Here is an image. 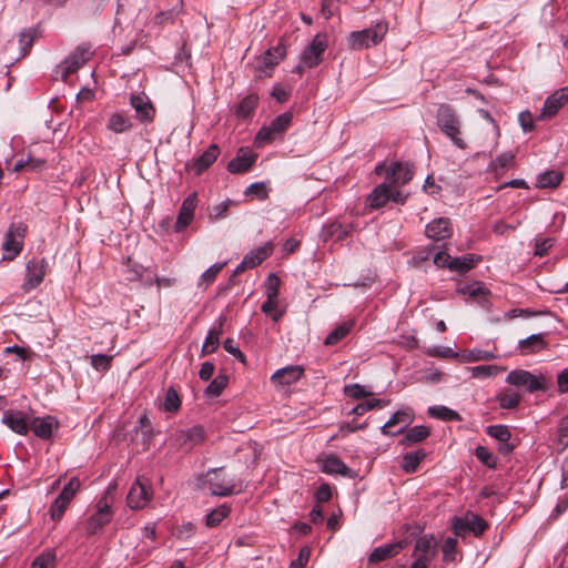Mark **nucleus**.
I'll return each mask as SVG.
<instances>
[{
    "mask_svg": "<svg viewBox=\"0 0 568 568\" xmlns=\"http://www.w3.org/2000/svg\"><path fill=\"white\" fill-rule=\"evenodd\" d=\"M437 125L440 131L452 140L454 145L460 150H465L467 144L462 138L460 120L447 104H440L436 114Z\"/></svg>",
    "mask_w": 568,
    "mask_h": 568,
    "instance_id": "1",
    "label": "nucleus"
},
{
    "mask_svg": "<svg viewBox=\"0 0 568 568\" xmlns=\"http://www.w3.org/2000/svg\"><path fill=\"white\" fill-rule=\"evenodd\" d=\"M292 119L293 114L291 112H284L277 115L268 125H264L258 130L254 144L257 148H262L265 144L273 142L290 128Z\"/></svg>",
    "mask_w": 568,
    "mask_h": 568,
    "instance_id": "2",
    "label": "nucleus"
},
{
    "mask_svg": "<svg viewBox=\"0 0 568 568\" xmlns=\"http://www.w3.org/2000/svg\"><path fill=\"white\" fill-rule=\"evenodd\" d=\"M387 32V26L377 23L373 28L354 31L348 37V44L353 50H363L379 43Z\"/></svg>",
    "mask_w": 568,
    "mask_h": 568,
    "instance_id": "3",
    "label": "nucleus"
},
{
    "mask_svg": "<svg viewBox=\"0 0 568 568\" xmlns=\"http://www.w3.org/2000/svg\"><path fill=\"white\" fill-rule=\"evenodd\" d=\"M93 55L92 47L89 43L79 44L73 52L70 53L58 67L62 81H67L68 77L78 71Z\"/></svg>",
    "mask_w": 568,
    "mask_h": 568,
    "instance_id": "4",
    "label": "nucleus"
},
{
    "mask_svg": "<svg viewBox=\"0 0 568 568\" xmlns=\"http://www.w3.org/2000/svg\"><path fill=\"white\" fill-rule=\"evenodd\" d=\"M506 382L518 388H524L528 393L545 390L547 388L546 379L542 375L536 376L525 369H514L507 377Z\"/></svg>",
    "mask_w": 568,
    "mask_h": 568,
    "instance_id": "5",
    "label": "nucleus"
},
{
    "mask_svg": "<svg viewBox=\"0 0 568 568\" xmlns=\"http://www.w3.org/2000/svg\"><path fill=\"white\" fill-rule=\"evenodd\" d=\"M27 225L22 222L10 225L2 244L3 260L12 261L22 250Z\"/></svg>",
    "mask_w": 568,
    "mask_h": 568,
    "instance_id": "6",
    "label": "nucleus"
},
{
    "mask_svg": "<svg viewBox=\"0 0 568 568\" xmlns=\"http://www.w3.org/2000/svg\"><path fill=\"white\" fill-rule=\"evenodd\" d=\"M152 498V489L146 481L138 478L131 486L126 497L128 506L131 509L144 508Z\"/></svg>",
    "mask_w": 568,
    "mask_h": 568,
    "instance_id": "7",
    "label": "nucleus"
},
{
    "mask_svg": "<svg viewBox=\"0 0 568 568\" xmlns=\"http://www.w3.org/2000/svg\"><path fill=\"white\" fill-rule=\"evenodd\" d=\"M210 490L215 496H229L234 491V480L223 469H213L207 474Z\"/></svg>",
    "mask_w": 568,
    "mask_h": 568,
    "instance_id": "8",
    "label": "nucleus"
},
{
    "mask_svg": "<svg viewBox=\"0 0 568 568\" xmlns=\"http://www.w3.org/2000/svg\"><path fill=\"white\" fill-rule=\"evenodd\" d=\"M111 507L104 497L98 503L95 513L92 514L85 523L87 534H97L104 525L111 520Z\"/></svg>",
    "mask_w": 568,
    "mask_h": 568,
    "instance_id": "9",
    "label": "nucleus"
},
{
    "mask_svg": "<svg viewBox=\"0 0 568 568\" xmlns=\"http://www.w3.org/2000/svg\"><path fill=\"white\" fill-rule=\"evenodd\" d=\"M437 554V544L433 536L424 535L417 538L413 551L415 561L429 565Z\"/></svg>",
    "mask_w": 568,
    "mask_h": 568,
    "instance_id": "10",
    "label": "nucleus"
},
{
    "mask_svg": "<svg viewBox=\"0 0 568 568\" xmlns=\"http://www.w3.org/2000/svg\"><path fill=\"white\" fill-rule=\"evenodd\" d=\"M487 521L477 515L456 518L453 525L454 532L458 536H464L467 531H471L475 536H479L487 529Z\"/></svg>",
    "mask_w": 568,
    "mask_h": 568,
    "instance_id": "11",
    "label": "nucleus"
},
{
    "mask_svg": "<svg viewBox=\"0 0 568 568\" xmlns=\"http://www.w3.org/2000/svg\"><path fill=\"white\" fill-rule=\"evenodd\" d=\"M327 48L325 37L317 34L302 53L301 61L308 68H314L321 62V57Z\"/></svg>",
    "mask_w": 568,
    "mask_h": 568,
    "instance_id": "12",
    "label": "nucleus"
},
{
    "mask_svg": "<svg viewBox=\"0 0 568 568\" xmlns=\"http://www.w3.org/2000/svg\"><path fill=\"white\" fill-rule=\"evenodd\" d=\"M130 103L135 111L136 119L142 123H150L154 120L155 108L149 97L144 93L132 94Z\"/></svg>",
    "mask_w": 568,
    "mask_h": 568,
    "instance_id": "13",
    "label": "nucleus"
},
{
    "mask_svg": "<svg viewBox=\"0 0 568 568\" xmlns=\"http://www.w3.org/2000/svg\"><path fill=\"white\" fill-rule=\"evenodd\" d=\"M568 101V87L560 88L550 94L539 114L540 120H547L557 114L559 109Z\"/></svg>",
    "mask_w": 568,
    "mask_h": 568,
    "instance_id": "14",
    "label": "nucleus"
},
{
    "mask_svg": "<svg viewBox=\"0 0 568 568\" xmlns=\"http://www.w3.org/2000/svg\"><path fill=\"white\" fill-rule=\"evenodd\" d=\"M413 422V413L409 408L397 410L382 427L385 435H396L404 430Z\"/></svg>",
    "mask_w": 568,
    "mask_h": 568,
    "instance_id": "15",
    "label": "nucleus"
},
{
    "mask_svg": "<svg viewBox=\"0 0 568 568\" xmlns=\"http://www.w3.org/2000/svg\"><path fill=\"white\" fill-rule=\"evenodd\" d=\"M257 154L252 152L248 148H241L236 156L227 164V171L233 174H241L247 172L255 163Z\"/></svg>",
    "mask_w": 568,
    "mask_h": 568,
    "instance_id": "16",
    "label": "nucleus"
},
{
    "mask_svg": "<svg viewBox=\"0 0 568 568\" xmlns=\"http://www.w3.org/2000/svg\"><path fill=\"white\" fill-rule=\"evenodd\" d=\"M197 206L196 193L190 194L183 202L180 207L178 219L174 225V230L176 232L183 231L187 227L194 217V212Z\"/></svg>",
    "mask_w": 568,
    "mask_h": 568,
    "instance_id": "17",
    "label": "nucleus"
},
{
    "mask_svg": "<svg viewBox=\"0 0 568 568\" xmlns=\"http://www.w3.org/2000/svg\"><path fill=\"white\" fill-rule=\"evenodd\" d=\"M426 235L435 241L447 240L453 235V225L448 217H438L426 225Z\"/></svg>",
    "mask_w": 568,
    "mask_h": 568,
    "instance_id": "18",
    "label": "nucleus"
},
{
    "mask_svg": "<svg viewBox=\"0 0 568 568\" xmlns=\"http://www.w3.org/2000/svg\"><path fill=\"white\" fill-rule=\"evenodd\" d=\"M413 178V172L407 164L400 162L393 163L386 174L388 185L399 187L408 183Z\"/></svg>",
    "mask_w": 568,
    "mask_h": 568,
    "instance_id": "19",
    "label": "nucleus"
},
{
    "mask_svg": "<svg viewBox=\"0 0 568 568\" xmlns=\"http://www.w3.org/2000/svg\"><path fill=\"white\" fill-rule=\"evenodd\" d=\"M44 260H31L27 264V280L23 285L26 290H32L38 286L45 275Z\"/></svg>",
    "mask_w": 568,
    "mask_h": 568,
    "instance_id": "20",
    "label": "nucleus"
},
{
    "mask_svg": "<svg viewBox=\"0 0 568 568\" xmlns=\"http://www.w3.org/2000/svg\"><path fill=\"white\" fill-rule=\"evenodd\" d=\"M304 368L302 366H287L277 369L271 377V381L276 385H291L296 383L303 375Z\"/></svg>",
    "mask_w": 568,
    "mask_h": 568,
    "instance_id": "21",
    "label": "nucleus"
},
{
    "mask_svg": "<svg viewBox=\"0 0 568 568\" xmlns=\"http://www.w3.org/2000/svg\"><path fill=\"white\" fill-rule=\"evenodd\" d=\"M545 334H532L518 342V351L521 355H530L538 353L548 347Z\"/></svg>",
    "mask_w": 568,
    "mask_h": 568,
    "instance_id": "22",
    "label": "nucleus"
},
{
    "mask_svg": "<svg viewBox=\"0 0 568 568\" xmlns=\"http://www.w3.org/2000/svg\"><path fill=\"white\" fill-rule=\"evenodd\" d=\"M4 424L14 433L26 435L30 428L26 415L19 410H8L3 414Z\"/></svg>",
    "mask_w": 568,
    "mask_h": 568,
    "instance_id": "23",
    "label": "nucleus"
},
{
    "mask_svg": "<svg viewBox=\"0 0 568 568\" xmlns=\"http://www.w3.org/2000/svg\"><path fill=\"white\" fill-rule=\"evenodd\" d=\"M30 428L36 436L48 439L51 437L54 428H58V422L52 416L37 417L33 418Z\"/></svg>",
    "mask_w": 568,
    "mask_h": 568,
    "instance_id": "24",
    "label": "nucleus"
},
{
    "mask_svg": "<svg viewBox=\"0 0 568 568\" xmlns=\"http://www.w3.org/2000/svg\"><path fill=\"white\" fill-rule=\"evenodd\" d=\"M390 196V186L387 182L377 185L372 193L367 196L366 204L371 209H379L384 206Z\"/></svg>",
    "mask_w": 568,
    "mask_h": 568,
    "instance_id": "25",
    "label": "nucleus"
},
{
    "mask_svg": "<svg viewBox=\"0 0 568 568\" xmlns=\"http://www.w3.org/2000/svg\"><path fill=\"white\" fill-rule=\"evenodd\" d=\"M205 438V432L202 426H193L186 430H182L179 434V443L182 446H186L187 448H192L200 443H202Z\"/></svg>",
    "mask_w": 568,
    "mask_h": 568,
    "instance_id": "26",
    "label": "nucleus"
},
{
    "mask_svg": "<svg viewBox=\"0 0 568 568\" xmlns=\"http://www.w3.org/2000/svg\"><path fill=\"white\" fill-rule=\"evenodd\" d=\"M273 244L267 242L257 247L256 250L250 251L244 256V264H248L250 268H254L255 266L264 262L273 253Z\"/></svg>",
    "mask_w": 568,
    "mask_h": 568,
    "instance_id": "27",
    "label": "nucleus"
},
{
    "mask_svg": "<svg viewBox=\"0 0 568 568\" xmlns=\"http://www.w3.org/2000/svg\"><path fill=\"white\" fill-rule=\"evenodd\" d=\"M403 548V542H393L375 548L369 555V562L377 564L397 555Z\"/></svg>",
    "mask_w": 568,
    "mask_h": 568,
    "instance_id": "28",
    "label": "nucleus"
},
{
    "mask_svg": "<svg viewBox=\"0 0 568 568\" xmlns=\"http://www.w3.org/2000/svg\"><path fill=\"white\" fill-rule=\"evenodd\" d=\"M225 321V316H220L217 327H213L209 331L207 336L202 346L203 355L211 354L217 348L220 344V336L222 334V328Z\"/></svg>",
    "mask_w": 568,
    "mask_h": 568,
    "instance_id": "29",
    "label": "nucleus"
},
{
    "mask_svg": "<svg viewBox=\"0 0 568 568\" xmlns=\"http://www.w3.org/2000/svg\"><path fill=\"white\" fill-rule=\"evenodd\" d=\"M220 154V149L216 144H211L207 150L200 155L194 163V170L196 174H201L211 164H213Z\"/></svg>",
    "mask_w": 568,
    "mask_h": 568,
    "instance_id": "30",
    "label": "nucleus"
},
{
    "mask_svg": "<svg viewBox=\"0 0 568 568\" xmlns=\"http://www.w3.org/2000/svg\"><path fill=\"white\" fill-rule=\"evenodd\" d=\"M322 470L326 474H335L351 477V469L336 456H328L324 459Z\"/></svg>",
    "mask_w": 568,
    "mask_h": 568,
    "instance_id": "31",
    "label": "nucleus"
},
{
    "mask_svg": "<svg viewBox=\"0 0 568 568\" xmlns=\"http://www.w3.org/2000/svg\"><path fill=\"white\" fill-rule=\"evenodd\" d=\"M479 260L480 257L475 254H465L463 256L453 257L452 264H449V270L465 273L471 270Z\"/></svg>",
    "mask_w": 568,
    "mask_h": 568,
    "instance_id": "32",
    "label": "nucleus"
},
{
    "mask_svg": "<svg viewBox=\"0 0 568 568\" xmlns=\"http://www.w3.org/2000/svg\"><path fill=\"white\" fill-rule=\"evenodd\" d=\"M258 103V95L250 93L246 95L235 108V114L237 118L246 119L252 115Z\"/></svg>",
    "mask_w": 568,
    "mask_h": 568,
    "instance_id": "33",
    "label": "nucleus"
},
{
    "mask_svg": "<svg viewBox=\"0 0 568 568\" xmlns=\"http://www.w3.org/2000/svg\"><path fill=\"white\" fill-rule=\"evenodd\" d=\"M106 128L114 133H123L131 130L132 122L125 114L116 112L109 118Z\"/></svg>",
    "mask_w": 568,
    "mask_h": 568,
    "instance_id": "34",
    "label": "nucleus"
},
{
    "mask_svg": "<svg viewBox=\"0 0 568 568\" xmlns=\"http://www.w3.org/2000/svg\"><path fill=\"white\" fill-rule=\"evenodd\" d=\"M426 457L423 449L407 453L403 456L402 468L407 474H413L417 470L420 462Z\"/></svg>",
    "mask_w": 568,
    "mask_h": 568,
    "instance_id": "35",
    "label": "nucleus"
},
{
    "mask_svg": "<svg viewBox=\"0 0 568 568\" xmlns=\"http://www.w3.org/2000/svg\"><path fill=\"white\" fill-rule=\"evenodd\" d=\"M354 326V321H346L335 327L325 338L324 344L327 346H332L337 344L341 339H343L346 335L349 334Z\"/></svg>",
    "mask_w": 568,
    "mask_h": 568,
    "instance_id": "36",
    "label": "nucleus"
},
{
    "mask_svg": "<svg viewBox=\"0 0 568 568\" xmlns=\"http://www.w3.org/2000/svg\"><path fill=\"white\" fill-rule=\"evenodd\" d=\"M429 428L424 425H418L409 428L400 443L405 446L419 443L429 436Z\"/></svg>",
    "mask_w": 568,
    "mask_h": 568,
    "instance_id": "37",
    "label": "nucleus"
},
{
    "mask_svg": "<svg viewBox=\"0 0 568 568\" xmlns=\"http://www.w3.org/2000/svg\"><path fill=\"white\" fill-rule=\"evenodd\" d=\"M285 47L280 43L275 48L267 50L263 54L261 62L265 68H273L278 64V62L285 57Z\"/></svg>",
    "mask_w": 568,
    "mask_h": 568,
    "instance_id": "38",
    "label": "nucleus"
},
{
    "mask_svg": "<svg viewBox=\"0 0 568 568\" xmlns=\"http://www.w3.org/2000/svg\"><path fill=\"white\" fill-rule=\"evenodd\" d=\"M562 181V174L559 171H547L537 179L538 187H556Z\"/></svg>",
    "mask_w": 568,
    "mask_h": 568,
    "instance_id": "39",
    "label": "nucleus"
},
{
    "mask_svg": "<svg viewBox=\"0 0 568 568\" xmlns=\"http://www.w3.org/2000/svg\"><path fill=\"white\" fill-rule=\"evenodd\" d=\"M429 416L442 420H460V415L446 406H433L428 408Z\"/></svg>",
    "mask_w": 568,
    "mask_h": 568,
    "instance_id": "40",
    "label": "nucleus"
},
{
    "mask_svg": "<svg viewBox=\"0 0 568 568\" xmlns=\"http://www.w3.org/2000/svg\"><path fill=\"white\" fill-rule=\"evenodd\" d=\"M389 404V399H372L364 403L357 404L349 414L361 416L364 413L376 409V408H383Z\"/></svg>",
    "mask_w": 568,
    "mask_h": 568,
    "instance_id": "41",
    "label": "nucleus"
},
{
    "mask_svg": "<svg viewBox=\"0 0 568 568\" xmlns=\"http://www.w3.org/2000/svg\"><path fill=\"white\" fill-rule=\"evenodd\" d=\"M501 408L514 409L520 403V396L513 390H505L497 395Z\"/></svg>",
    "mask_w": 568,
    "mask_h": 568,
    "instance_id": "42",
    "label": "nucleus"
},
{
    "mask_svg": "<svg viewBox=\"0 0 568 568\" xmlns=\"http://www.w3.org/2000/svg\"><path fill=\"white\" fill-rule=\"evenodd\" d=\"M469 371L474 378H486L497 375L498 372L505 371V368L497 365H479L470 367Z\"/></svg>",
    "mask_w": 568,
    "mask_h": 568,
    "instance_id": "43",
    "label": "nucleus"
},
{
    "mask_svg": "<svg viewBox=\"0 0 568 568\" xmlns=\"http://www.w3.org/2000/svg\"><path fill=\"white\" fill-rule=\"evenodd\" d=\"M231 508L224 504L219 506L217 508L213 509L210 514L206 516V525L209 527H215L217 526L224 518H226L230 515Z\"/></svg>",
    "mask_w": 568,
    "mask_h": 568,
    "instance_id": "44",
    "label": "nucleus"
},
{
    "mask_svg": "<svg viewBox=\"0 0 568 568\" xmlns=\"http://www.w3.org/2000/svg\"><path fill=\"white\" fill-rule=\"evenodd\" d=\"M181 407V399L178 392L170 387L166 390L165 398L163 402V409L169 413H176Z\"/></svg>",
    "mask_w": 568,
    "mask_h": 568,
    "instance_id": "45",
    "label": "nucleus"
},
{
    "mask_svg": "<svg viewBox=\"0 0 568 568\" xmlns=\"http://www.w3.org/2000/svg\"><path fill=\"white\" fill-rule=\"evenodd\" d=\"M227 376L226 375H217L205 388V395L211 397H216L221 395L224 388L227 385Z\"/></svg>",
    "mask_w": 568,
    "mask_h": 568,
    "instance_id": "46",
    "label": "nucleus"
},
{
    "mask_svg": "<svg viewBox=\"0 0 568 568\" xmlns=\"http://www.w3.org/2000/svg\"><path fill=\"white\" fill-rule=\"evenodd\" d=\"M475 455L478 458V460L481 462L485 466L489 468H496L497 458L485 446H478L475 449Z\"/></svg>",
    "mask_w": 568,
    "mask_h": 568,
    "instance_id": "47",
    "label": "nucleus"
},
{
    "mask_svg": "<svg viewBox=\"0 0 568 568\" xmlns=\"http://www.w3.org/2000/svg\"><path fill=\"white\" fill-rule=\"evenodd\" d=\"M344 394L354 399H362L372 395L371 390H367L365 386L359 384H351L344 387Z\"/></svg>",
    "mask_w": 568,
    "mask_h": 568,
    "instance_id": "48",
    "label": "nucleus"
},
{
    "mask_svg": "<svg viewBox=\"0 0 568 568\" xmlns=\"http://www.w3.org/2000/svg\"><path fill=\"white\" fill-rule=\"evenodd\" d=\"M55 555L52 551L38 556L31 564L30 568H54Z\"/></svg>",
    "mask_w": 568,
    "mask_h": 568,
    "instance_id": "49",
    "label": "nucleus"
},
{
    "mask_svg": "<svg viewBox=\"0 0 568 568\" xmlns=\"http://www.w3.org/2000/svg\"><path fill=\"white\" fill-rule=\"evenodd\" d=\"M113 356L105 354H94L91 356V365L100 372H105L111 367Z\"/></svg>",
    "mask_w": 568,
    "mask_h": 568,
    "instance_id": "50",
    "label": "nucleus"
},
{
    "mask_svg": "<svg viewBox=\"0 0 568 568\" xmlns=\"http://www.w3.org/2000/svg\"><path fill=\"white\" fill-rule=\"evenodd\" d=\"M81 484L77 477H73L69 480V483L63 487L62 491L58 497L63 498L65 501L70 503L77 491L79 490Z\"/></svg>",
    "mask_w": 568,
    "mask_h": 568,
    "instance_id": "51",
    "label": "nucleus"
},
{
    "mask_svg": "<svg viewBox=\"0 0 568 568\" xmlns=\"http://www.w3.org/2000/svg\"><path fill=\"white\" fill-rule=\"evenodd\" d=\"M487 434L499 442H508L510 439V432L505 425L488 426Z\"/></svg>",
    "mask_w": 568,
    "mask_h": 568,
    "instance_id": "52",
    "label": "nucleus"
},
{
    "mask_svg": "<svg viewBox=\"0 0 568 568\" xmlns=\"http://www.w3.org/2000/svg\"><path fill=\"white\" fill-rule=\"evenodd\" d=\"M70 503L65 501L63 498L57 497L50 507V515L54 521H58L62 518L65 509L68 508Z\"/></svg>",
    "mask_w": 568,
    "mask_h": 568,
    "instance_id": "53",
    "label": "nucleus"
},
{
    "mask_svg": "<svg viewBox=\"0 0 568 568\" xmlns=\"http://www.w3.org/2000/svg\"><path fill=\"white\" fill-rule=\"evenodd\" d=\"M281 281L275 274H270L265 282L266 296L277 298Z\"/></svg>",
    "mask_w": 568,
    "mask_h": 568,
    "instance_id": "54",
    "label": "nucleus"
},
{
    "mask_svg": "<svg viewBox=\"0 0 568 568\" xmlns=\"http://www.w3.org/2000/svg\"><path fill=\"white\" fill-rule=\"evenodd\" d=\"M34 41V33L31 29L23 30L20 33L19 42H20V50H21V57H26L29 52V49L31 48L32 43Z\"/></svg>",
    "mask_w": 568,
    "mask_h": 568,
    "instance_id": "55",
    "label": "nucleus"
},
{
    "mask_svg": "<svg viewBox=\"0 0 568 568\" xmlns=\"http://www.w3.org/2000/svg\"><path fill=\"white\" fill-rule=\"evenodd\" d=\"M245 195H254L260 200H265L268 196V191H267L265 183L256 182V183L251 184L246 189Z\"/></svg>",
    "mask_w": 568,
    "mask_h": 568,
    "instance_id": "56",
    "label": "nucleus"
},
{
    "mask_svg": "<svg viewBox=\"0 0 568 568\" xmlns=\"http://www.w3.org/2000/svg\"><path fill=\"white\" fill-rule=\"evenodd\" d=\"M310 557H311L310 547H307V546L302 547L298 551L297 558L291 561L290 568H304L307 565Z\"/></svg>",
    "mask_w": 568,
    "mask_h": 568,
    "instance_id": "57",
    "label": "nucleus"
},
{
    "mask_svg": "<svg viewBox=\"0 0 568 568\" xmlns=\"http://www.w3.org/2000/svg\"><path fill=\"white\" fill-rule=\"evenodd\" d=\"M226 263H216L212 265L210 268H207L201 276L202 282H204L206 285L214 282L217 274L222 271Z\"/></svg>",
    "mask_w": 568,
    "mask_h": 568,
    "instance_id": "58",
    "label": "nucleus"
},
{
    "mask_svg": "<svg viewBox=\"0 0 568 568\" xmlns=\"http://www.w3.org/2000/svg\"><path fill=\"white\" fill-rule=\"evenodd\" d=\"M494 358H495V355L491 352L481 351V349L470 351L467 356V359L470 362L490 361Z\"/></svg>",
    "mask_w": 568,
    "mask_h": 568,
    "instance_id": "59",
    "label": "nucleus"
},
{
    "mask_svg": "<svg viewBox=\"0 0 568 568\" xmlns=\"http://www.w3.org/2000/svg\"><path fill=\"white\" fill-rule=\"evenodd\" d=\"M462 292L464 294H468L469 296L471 297H477V296H484L486 294V288L478 282H475L473 284H468L466 285Z\"/></svg>",
    "mask_w": 568,
    "mask_h": 568,
    "instance_id": "60",
    "label": "nucleus"
},
{
    "mask_svg": "<svg viewBox=\"0 0 568 568\" xmlns=\"http://www.w3.org/2000/svg\"><path fill=\"white\" fill-rule=\"evenodd\" d=\"M224 349L239 358L242 363L245 362L244 354L240 351V348L235 345L234 341L232 338H226L223 343Z\"/></svg>",
    "mask_w": 568,
    "mask_h": 568,
    "instance_id": "61",
    "label": "nucleus"
},
{
    "mask_svg": "<svg viewBox=\"0 0 568 568\" xmlns=\"http://www.w3.org/2000/svg\"><path fill=\"white\" fill-rule=\"evenodd\" d=\"M227 209H229V204L224 203V202L213 206L212 210L210 211L209 219L211 221H215V220L225 217Z\"/></svg>",
    "mask_w": 568,
    "mask_h": 568,
    "instance_id": "62",
    "label": "nucleus"
},
{
    "mask_svg": "<svg viewBox=\"0 0 568 568\" xmlns=\"http://www.w3.org/2000/svg\"><path fill=\"white\" fill-rule=\"evenodd\" d=\"M518 120L525 132L534 130V118L529 111H524L519 113Z\"/></svg>",
    "mask_w": 568,
    "mask_h": 568,
    "instance_id": "63",
    "label": "nucleus"
},
{
    "mask_svg": "<svg viewBox=\"0 0 568 568\" xmlns=\"http://www.w3.org/2000/svg\"><path fill=\"white\" fill-rule=\"evenodd\" d=\"M515 160V155L511 152H506L496 158V160L491 163L494 168H507L513 164Z\"/></svg>",
    "mask_w": 568,
    "mask_h": 568,
    "instance_id": "64",
    "label": "nucleus"
}]
</instances>
